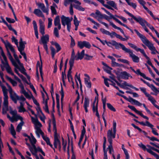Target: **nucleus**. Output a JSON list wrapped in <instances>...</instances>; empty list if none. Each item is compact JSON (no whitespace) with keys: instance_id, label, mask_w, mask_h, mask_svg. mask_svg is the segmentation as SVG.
Here are the masks:
<instances>
[{"instance_id":"nucleus-26","label":"nucleus","mask_w":159,"mask_h":159,"mask_svg":"<svg viewBox=\"0 0 159 159\" xmlns=\"http://www.w3.org/2000/svg\"><path fill=\"white\" fill-rule=\"evenodd\" d=\"M7 55L8 56V57L11 61L12 64L16 67L17 68L18 67L17 64L16 63V61L14 60L12 57L11 54L9 51H7Z\"/></svg>"},{"instance_id":"nucleus-61","label":"nucleus","mask_w":159,"mask_h":159,"mask_svg":"<svg viewBox=\"0 0 159 159\" xmlns=\"http://www.w3.org/2000/svg\"><path fill=\"white\" fill-rule=\"evenodd\" d=\"M74 24L75 26H79L80 22L78 20L77 18L75 15L74 16V19L73 20Z\"/></svg>"},{"instance_id":"nucleus-17","label":"nucleus","mask_w":159,"mask_h":159,"mask_svg":"<svg viewBox=\"0 0 159 159\" xmlns=\"http://www.w3.org/2000/svg\"><path fill=\"white\" fill-rule=\"evenodd\" d=\"M9 93L11 99L15 103H16L19 96L16 93L13 91L12 90L9 91Z\"/></svg>"},{"instance_id":"nucleus-18","label":"nucleus","mask_w":159,"mask_h":159,"mask_svg":"<svg viewBox=\"0 0 159 159\" xmlns=\"http://www.w3.org/2000/svg\"><path fill=\"white\" fill-rule=\"evenodd\" d=\"M130 68L137 75H139L143 77L145 79L147 80H149V78L148 77H147L145 74L141 72L139 69H138L136 71H135L132 67H130Z\"/></svg>"},{"instance_id":"nucleus-2","label":"nucleus","mask_w":159,"mask_h":159,"mask_svg":"<svg viewBox=\"0 0 159 159\" xmlns=\"http://www.w3.org/2000/svg\"><path fill=\"white\" fill-rule=\"evenodd\" d=\"M30 136H27V137L29 139L30 142L33 146L34 151H36V152H40L43 156H45V153L43 151L42 149L39 147H36L35 146V144L36 143L37 140L32 133H30Z\"/></svg>"},{"instance_id":"nucleus-40","label":"nucleus","mask_w":159,"mask_h":159,"mask_svg":"<svg viewBox=\"0 0 159 159\" xmlns=\"http://www.w3.org/2000/svg\"><path fill=\"white\" fill-rule=\"evenodd\" d=\"M3 92L4 97H8L7 95V90L5 86L3 85H2L1 86Z\"/></svg>"},{"instance_id":"nucleus-37","label":"nucleus","mask_w":159,"mask_h":159,"mask_svg":"<svg viewBox=\"0 0 159 159\" xmlns=\"http://www.w3.org/2000/svg\"><path fill=\"white\" fill-rule=\"evenodd\" d=\"M35 129V133L38 137L39 138L40 137V135H41L42 136V135H44V133L42 131L40 128Z\"/></svg>"},{"instance_id":"nucleus-28","label":"nucleus","mask_w":159,"mask_h":159,"mask_svg":"<svg viewBox=\"0 0 159 159\" xmlns=\"http://www.w3.org/2000/svg\"><path fill=\"white\" fill-rule=\"evenodd\" d=\"M5 45L7 51H9V49H10L12 52H14V51H15L12 45L8 41L5 43Z\"/></svg>"},{"instance_id":"nucleus-38","label":"nucleus","mask_w":159,"mask_h":159,"mask_svg":"<svg viewBox=\"0 0 159 159\" xmlns=\"http://www.w3.org/2000/svg\"><path fill=\"white\" fill-rule=\"evenodd\" d=\"M24 104H23L22 103H21V104H20V106L19 107H17L18 109V111L19 112H24L25 111H27L28 112L29 115H30V114L29 112H28L27 111L25 108L24 107Z\"/></svg>"},{"instance_id":"nucleus-24","label":"nucleus","mask_w":159,"mask_h":159,"mask_svg":"<svg viewBox=\"0 0 159 159\" xmlns=\"http://www.w3.org/2000/svg\"><path fill=\"white\" fill-rule=\"evenodd\" d=\"M127 100L128 101L130 102L132 104H134L137 106H140L142 105V104L139 102V101L133 99L130 97H129L127 99Z\"/></svg>"},{"instance_id":"nucleus-48","label":"nucleus","mask_w":159,"mask_h":159,"mask_svg":"<svg viewBox=\"0 0 159 159\" xmlns=\"http://www.w3.org/2000/svg\"><path fill=\"white\" fill-rule=\"evenodd\" d=\"M127 3L129 5L132 7L134 9H135L137 7L136 4V3H134L132 2L131 1V0H129Z\"/></svg>"},{"instance_id":"nucleus-27","label":"nucleus","mask_w":159,"mask_h":159,"mask_svg":"<svg viewBox=\"0 0 159 159\" xmlns=\"http://www.w3.org/2000/svg\"><path fill=\"white\" fill-rule=\"evenodd\" d=\"M95 14L96 15L95 18L100 22L102 21L101 19L103 18V15L98 10H96Z\"/></svg>"},{"instance_id":"nucleus-30","label":"nucleus","mask_w":159,"mask_h":159,"mask_svg":"<svg viewBox=\"0 0 159 159\" xmlns=\"http://www.w3.org/2000/svg\"><path fill=\"white\" fill-rule=\"evenodd\" d=\"M57 7V6L54 3H53L52 4V5L50 7L51 10L52 15H56L57 14V12L56 9V8Z\"/></svg>"},{"instance_id":"nucleus-3","label":"nucleus","mask_w":159,"mask_h":159,"mask_svg":"<svg viewBox=\"0 0 159 159\" xmlns=\"http://www.w3.org/2000/svg\"><path fill=\"white\" fill-rule=\"evenodd\" d=\"M116 122L115 121H113V133H112V129L109 130L107 133V137L108 140L110 144L112 143V139L116 137Z\"/></svg>"},{"instance_id":"nucleus-12","label":"nucleus","mask_w":159,"mask_h":159,"mask_svg":"<svg viewBox=\"0 0 159 159\" xmlns=\"http://www.w3.org/2000/svg\"><path fill=\"white\" fill-rule=\"evenodd\" d=\"M30 116L31 117L32 123L34 125L35 129L40 128L42 127V125L39 121L37 118L31 116L30 114Z\"/></svg>"},{"instance_id":"nucleus-31","label":"nucleus","mask_w":159,"mask_h":159,"mask_svg":"<svg viewBox=\"0 0 159 159\" xmlns=\"http://www.w3.org/2000/svg\"><path fill=\"white\" fill-rule=\"evenodd\" d=\"M107 5L110 7L111 6V7H113L116 10H118L117 4L114 1L111 0L108 1L107 2Z\"/></svg>"},{"instance_id":"nucleus-45","label":"nucleus","mask_w":159,"mask_h":159,"mask_svg":"<svg viewBox=\"0 0 159 159\" xmlns=\"http://www.w3.org/2000/svg\"><path fill=\"white\" fill-rule=\"evenodd\" d=\"M98 1L100 2L104 7L110 10H113V9L111 7L109 6V5L105 4V1L103 0H97Z\"/></svg>"},{"instance_id":"nucleus-57","label":"nucleus","mask_w":159,"mask_h":159,"mask_svg":"<svg viewBox=\"0 0 159 159\" xmlns=\"http://www.w3.org/2000/svg\"><path fill=\"white\" fill-rule=\"evenodd\" d=\"M10 113L14 117L17 114V111L16 110H12L11 107H9Z\"/></svg>"},{"instance_id":"nucleus-64","label":"nucleus","mask_w":159,"mask_h":159,"mask_svg":"<svg viewBox=\"0 0 159 159\" xmlns=\"http://www.w3.org/2000/svg\"><path fill=\"white\" fill-rule=\"evenodd\" d=\"M14 117L15 118L16 121H17V120H21V122H23V118L19 114L18 115L17 114Z\"/></svg>"},{"instance_id":"nucleus-6","label":"nucleus","mask_w":159,"mask_h":159,"mask_svg":"<svg viewBox=\"0 0 159 159\" xmlns=\"http://www.w3.org/2000/svg\"><path fill=\"white\" fill-rule=\"evenodd\" d=\"M54 131V145L55 148H57L58 146L59 149L60 150H61V146L60 141L58 139V136L57 132V129L53 130Z\"/></svg>"},{"instance_id":"nucleus-62","label":"nucleus","mask_w":159,"mask_h":159,"mask_svg":"<svg viewBox=\"0 0 159 159\" xmlns=\"http://www.w3.org/2000/svg\"><path fill=\"white\" fill-rule=\"evenodd\" d=\"M29 149L30 152H31L32 154L34 155L36 158V159H40L38 156L37 155V152H36V151H35V152H34L33 151V149L32 148L30 147L29 148Z\"/></svg>"},{"instance_id":"nucleus-7","label":"nucleus","mask_w":159,"mask_h":159,"mask_svg":"<svg viewBox=\"0 0 159 159\" xmlns=\"http://www.w3.org/2000/svg\"><path fill=\"white\" fill-rule=\"evenodd\" d=\"M137 22H139L143 27V28L147 32H148V30L146 27V25H148L147 22L143 20L140 16H138L134 19Z\"/></svg>"},{"instance_id":"nucleus-32","label":"nucleus","mask_w":159,"mask_h":159,"mask_svg":"<svg viewBox=\"0 0 159 159\" xmlns=\"http://www.w3.org/2000/svg\"><path fill=\"white\" fill-rule=\"evenodd\" d=\"M52 45L55 46L56 48V52H59L61 49V48L60 45L57 42L55 41H51L50 42Z\"/></svg>"},{"instance_id":"nucleus-51","label":"nucleus","mask_w":159,"mask_h":159,"mask_svg":"<svg viewBox=\"0 0 159 159\" xmlns=\"http://www.w3.org/2000/svg\"><path fill=\"white\" fill-rule=\"evenodd\" d=\"M24 122H21L18 124L17 126L16 129V130L18 132H20L22 129V126L24 125Z\"/></svg>"},{"instance_id":"nucleus-43","label":"nucleus","mask_w":159,"mask_h":159,"mask_svg":"<svg viewBox=\"0 0 159 159\" xmlns=\"http://www.w3.org/2000/svg\"><path fill=\"white\" fill-rule=\"evenodd\" d=\"M24 95L26 98L29 100L32 98V96H34L30 91H29V93L26 92Z\"/></svg>"},{"instance_id":"nucleus-53","label":"nucleus","mask_w":159,"mask_h":159,"mask_svg":"<svg viewBox=\"0 0 159 159\" xmlns=\"http://www.w3.org/2000/svg\"><path fill=\"white\" fill-rule=\"evenodd\" d=\"M138 145L144 151H147L148 152H149V149L146 148V147L142 143H140L138 144Z\"/></svg>"},{"instance_id":"nucleus-14","label":"nucleus","mask_w":159,"mask_h":159,"mask_svg":"<svg viewBox=\"0 0 159 159\" xmlns=\"http://www.w3.org/2000/svg\"><path fill=\"white\" fill-rule=\"evenodd\" d=\"M113 44V46H115V48L117 49H119L121 48L123 50L126 52H128L129 50V49L126 48L124 45L120 43H118L115 41L114 43Z\"/></svg>"},{"instance_id":"nucleus-5","label":"nucleus","mask_w":159,"mask_h":159,"mask_svg":"<svg viewBox=\"0 0 159 159\" xmlns=\"http://www.w3.org/2000/svg\"><path fill=\"white\" fill-rule=\"evenodd\" d=\"M116 74L118 80L120 79L128 80L129 77L132 78V76L129 74L125 71L120 72L118 71L116 72Z\"/></svg>"},{"instance_id":"nucleus-35","label":"nucleus","mask_w":159,"mask_h":159,"mask_svg":"<svg viewBox=\"0 0 159 159\" xmlns=\"http://www.w3.org/2000/svg\"><path fill=\"white\" fill-rule=\"evenodd\" d=\"M49 36L48 34L43 36L41 38V43H47L49 41Z\"/></svg>"},{"instance_id":"nucleus-21","label":"nucleus","mask_w":159,"mask_h":159,"mask_svg":"<svg viewBox=\"0 0 159 159\" xmlns=\"http://www.w3.org/2000/svg\"><path fill=\"white\" fill-rule=\"evenodd\" d=\"M60 20L59 16H57L54 20V25L56 26H57L59 30L61 29V25L60 23Z\"/></svg>"},{"instance_id":"nucleus-29","label":"nucleus","mask_w":159,"mask_h":159,"mask_svg":"<svg viewBox=\"0 0 159 159\" xmlns=\"http://www.w3.org/2000/svg\"><path fill=\"white\" fill-rule=\"evenodd\" d=\"M85 51L84 50H83L80 53L79 52H78L77 56L75 57V60H78L79 59L81 60L83 59Z\"/></svg>"},{"instance_id":"nucleus-23","label":"nucleus","mask_w":159,"mask_h":159,"mask_svg":"<svg viewBox=\"0 0 159 159\" xmlns=\"http://www.w3.org/2000/svg\"><path fill=\"white\" fill-rule=\"evenodd\" d=\"M39 32L42 35H43L45 34V28L44 22L42 20L40 19L39 20Z\"/></svg>"},{"instance_id":"nucleus-19","label":"nucleus","mask_w":159,"mask_h":159,"mask_svg":"<svg viewBox=\"0 0 159 159\" xmlns=\"http://www.w3.org/2000/svg\"><path fill=\"white\" fill-rule=\"evenodd\" d=\"M129 55L130 57L132 58L133 61L135 62H138L139 61V58L137 56L134 54L130 49H129L128 52H127Z\"/></svg>"},{"instance_id":"nucleus-58","label":"nucleus","mask_w":159,"mask_h":159,"mask_svg":"<svg viewBox=\"0 0 159 159\" xmlns=\"http://www.w3.org/2000/svg\"><path fill=\"white\" fill-rule=\"evenodd\" d=\"M71 70L69 69L68 71V72L67 76L68 81L69 82H70V81H72V77L71 75Z\"/></svg>"},{"instance_id":"nucleus-20","label":"nucleus","mask_w":159,"mask_h":159,"mask_svg":"<svg viewBox=\"0 0 159 159\" xmlns=\"http://www.w3.org/2000/svg\"><path fill=\"white\" fill-rule=\"evenodd\" d=\"M95 101L93 102V111L94 113H95L96 116L98 118H100V116L98 111V102H97L95 105Z\"/></svg>"},{"instance_id":"nucleus-1","label":"nucleus","mask_w":159,"mask_h":159,"mask_svg":"<svg viewBox=\"0 0 159 159\" xmlns=\"http://www.w3.org/2000/svg\"><path fill=\"white\" fill-rule=\"evenodd\" d=\"M0 52L1 55L3 59V60L2 59L1 60L2 64L0 65V66L2 70H4L5 68L7 72L14 76V79L17 80L19 78L14 75L13 72H12L11 67L8 64L7 57L4 53L2 48L1 46H0Z\"/></svg>"},{"instance_id":"nucleus-36","label":"nucleus","mask_w":159,"mask_h":159,"mask_svg":"<svg viewBox=\"0 0 159 159\" xmlns=\"http://www.w3.org/2000/svg\"><path fill=\"white\" fill-rule=\"evenodd\" d=\"M101 9L104 10L107 14L110 16V17L111 18H113L114 20H115L116 22L117 21V20H118V19L115 17V16H113L112 14H111L110 12L106 10L104 8L102 7Z\"/></svg>"},{"instance_id":"nucleus-33","label":"nucleus","mask_w":159,"mask_h":159,"mask_svg":"<svg viewBox=\"0 0 159 159\" xmlns=\"http://www.w3.org/2000/svg\"><path fill=\"white\" fill-rule=\"evenodd\" d=\"M17 68H18L19 71L22 74H24L25 75L27 78L29 80H30V76L27 75V73L26 72V70L24 68V66H22L21 67H17Z\"/></svg>"},{"instance_id":"nucleus-25","label":"nucleus","mask_w":159,"mask_h":159,"mask_svg":"<svg viewBox=\"0 0 159 159\" xmlns=\"http://www.w3.org/2000/svg\"><path fill=\"white\" fill-rule=\"evenodd\" d=\"M12 52L13 53V56L15 60V61H16V63L17 64L18 67H21L23 66V64L20 62V60L19 59L17 56L16 53L15 51H14V52Z\"/></svg>"},{"instance_id":"nucleus-52","label":"nucleus","mask_w":159,"mask_h":159,"mask_svg":"<svg viewBox=\"0 0 159 159\" xmlns=\"http://www.w3.org/2000/svg\"><path fill=\"white\" fill-rule=\"evenodd\" d=\"M75 58H71L69 61L70 68L69 69L72 70V67L73 66L74 60Z\"/></svg>"},{"instance_id":"nucleus-16","label":"nucleus","mask_w":159,"mask_h":159,"mask_svg":"<svg viewBox=\"0 0 159 159\" xmlns=\"http://www.w3.org/2000/svg\"><path fill=\"white\" fill-rule=\"evenodd\" d=\"M73 2L75 3V4L74 5L73 3H72L73 6H74L75 9L81 11H84L85 10V9L80 6L81 3L78 1L74 0Z\"/></svg>"},{"instance_id":"nucleus-50","label":"nucleus","mask_w":159,"mask_h":159,"mask_svg":"<svg viewBox=\"0 0 159 159\" xmlns=\"http://www.w3.org/2000/svg\"><path fill=\"white\" fill-rule=\"evenodd\" d=\"M25 98L22 95L20 97L18 96V100L19 101L20 104H21V103L23 104H24V102L25 101Z\"/></svg>"},{"instance_id":"nucleus-42","label":"nucleus","mask_w":159,"mask_h":159,"mask_svg":"<svg viewBox=\"0 0 159 159\" xmlns=\"http://www.w3.org/2000/svg\"><path fill=\"white\" fill-rule=\"evenodd\" d=\"M6 78L10 82L13 86H16L17 84L16 81L7 76H6Z\"/></svg>"},{"instance_id":"nucleus-59","label":"nucleus","mask_w":159,"mask_h":159,"mask_svg":"<svg viewBox=\"0 0 159 159\" xmlns=\"http://www.w3.org/2000/svg\"><path fill=\"white\" fill-rule=\"evenodd\" d=\"M66 78V76L65 73V71L64 72H62V81L63 84L64 86H66L65 80Z\"/></svg>"},{"instance_id":"nucleus-11","label":"nucleus","mask_w":159,"mask_h":159,"mask_svg":"<svg viewBox=\"0 0 159 159\" xmlns=\"http://www.w3.org/2000/svg\"><path fill=\"white\" fill-rule=\"evenodd\" d=\"M8 97H4V101L3 105L2 112L3 114H5L7 111L9 109L8 107Z\"/></svg>"},{"instance_id":"nucleus-63","label":"nucleus","mask_w":159,"mask_h":159,"mask_svg":"<svg viewBox=\"0 0 159 159\" xmlns=\"http://www.w3.org/2000/svg\"><path fill=\"white\" fill-rule=\"evenodd\" d=\"M58 30V28L57 27H55L54 28L53 33L55 36L57 37H59Z\"/></svg>"},{"instance_id":"nucleus-15","label":"nucleus","mask_w":159,"mask_h":159,"mask_svg":"<svg viewBox=\"0 0 159 159\" xmlns=\"http://www.w3.org/2000/svg\"><path fill=\"white\" fill-rule=\"evenodd\" d=\"M19 43V46H18H18H17V47L18 48V50L20 52H22L24 50L25 47V44H26V42L25 41H23L22 39L20 38Z\"/></svg>"},{"instance_id":"nucleus-60","label":"nucleus","mask_w":159,"mask_h":159,"mask_svg":"<svg viewBox=\"0 0 159 159\" xmlns=\"http://www.w3.org/2000/svg\"><path fill=\"white\" fill-rule=\"evenodd\" d=\"M89 100L88 99L85 98L84 100V107H88L89 106Z\"/></svg>"},{"instance_id":"nucleus-56","label":"nucleus","mask_w":159,"mask_h":159,"mask_svg":"<svg viewBox=\"0 0 159 159\" xmlns=\"http://www.w3.org/2000/svg\"><path fill=\"white\" fill-rule=\"evenodd\" d=\"M150 101L151 102L153 105L156 107L157 105L156 104L157 101L152 96H150Z\"/></svg>"},{"instance_id":"nucleus-22","label":"nucleus","mask_w":159,"mask_h":159,"mask_svg":"<svg viewBox=\"0 0 159 159\" xmlns=\"http://www.w3.org/2000/svg\"><path fill=\"white\" fill-rule=\"evenodd\" d=\"M34 13L38 17L43 18V20H45V17L42 11L39 9H35L34 11Z\"/></svg>"},{"instance_id":"nucleus-54","label":"nucleus","mask_w":159,"mask_h":159,"mask_svg":"<svg viewBox=\"0 0 159 159\" xmlns=\"http://www.w3.org/2000/svg\"><path fill=\"white\" fill-rule=\"evenodd\" d=\"M51 116L52 118V123L53 125V130H56V129H57L56 127V121L54 117V114L52 113L51 114Z\"/></svg>"},{"instance_id":"nucleus-44","label":"nucleus","mask_w":159,"mask_h":159,"mask_svg":"<svg viewBox=\"0 0 159 159\" xmlns=\"http://www.w3.org/2000/svg\"><path fill=\"white\" fill-rule=\"evenodd\" d=\"M24 95L26 98L29 100L32 98V96H34L30 91H29V93L26 92Z\"/></svg>"},{"instance_id":"nucleus-13","label":"nucleus","mask_w":159,"mask_h":159,"mask_svg":"<svg viewBox=\"0 0 159 159\" xmlns=\"http://www.w3.org/2000/svg\"><path fill=\"white\" fill-rule=\"evenodd\" d=\"M78 46L81 49L83 48L84 47L90 48L91 47V45L90 43L86 41L78 42Z\"/></svg>"},{"instance_id":"nucleus-4","label":"nucleus","mask_w":159,"mask_h":159,"mask_svg":"<svg viewBox=\"0 0 159 159\" xmlns=\"http://www.w3.org/2000/svg\"><path fill=\"white\" fill-rule=\"evenodd\" d=\"M61 18L62 25L65 27L66 25L67 30L69 32H70L71 27V21L72 20V18L70 19L68 17L62 15Z\"/></svg>"},{"instance_id":"nucleus-34","label":"nucleus","mask_w":159,"mask_h":159,"mask_svg":"<svg viewBox=\"0 0 159 159\" xmlns=\"http://www.w3.org/2000/svg\"><path fill=\"white\" fill-rule=\"evenodd\" d=\"M150 50L151 51V53L152 54H155L156 53H159L156 50L155 48L153 46V44L150 42Z\"/></svg>"},{"instance_id":"nucleus-47","label":"nucleus","mask_w":159,"mask_h":159,"mask_svg":"<svg viewBox=\"0 0 159 159\" xmlns=\"http://www.w3.org/2000/svg\"><path fill=\"white\" fill-rule=\"evenodd\" d=\"M103 68L104 70L107 73L109 74H111V70H112L111 67L107 66V67H104Z\"/></svg>"},{"instance_id":"nucleus-46","label":"nucleus","mask_w":159,"mask_h":159,"mask_svg":"<svg viewBox=\"0 0 159 159\" xmlns=\"http://www.w3.org/2000/svg\"><path fill=\"white\" fill-rule=\"evenodd\" d=\"M10 130L11 133L12 135H13V137L15 138L16 133L14 129V126H13L12 124H11V128Z\"/></svg>"},{"instance_id":"nucleus-39","label":"nucleus","mask_w":159,"mask_h":159,"mask_svg":"<svg viewBox=\"0 0 159 159\" xmlns=\"http://www.w3.org/2000/svg\"><path fill=\"white\" fill-rule=\"evenodd\" d=\"M110 25L114 28L119 30L123 35H124L125 33L123 30L120 28L116 26L112 22L110 21Z\"/></svg>"},{"instance_id":"nucleus-10","label":"nucleus","mask_w":159,"mask_h":159,"mask_svg":"<svg viewBox=\"0 0 159 159\" xmlns=\"http://www.w3.org/2000/svg\"><path fill=\"white\" fill-rule=\"evenodd\" d=\"M36 5L41 9L43 12L46 13L47 15L49 14V6L46 7L44 3L41 2H36Z\"/></svg>"},{"instance_id":"nucleus-55","label":"nucleus","mask_w":159,"mask_h":159,"mask_svg":"<svg viewBox=\"0 0 159 159\" xmlns=\"http://www.w3.org/2000/svg\"><path fill=\"white\" fill-rule=\"evenodd\" d=\"M50 48L51 51L52 57L53 58L54 57L55 54L57 52L56 50H55V49L52 46H50Z\"/></svg>"},{"instance_id":"nucleus-9","label":"nucleus","mask_w":159,"mask_h":159,"mask_svg":"<svg viewBox=\"0 0 159 159\" xmlns=\"http://www.w3.org/2000/svg\"><path fill=\"white\" fill-rule=\"evenodd\" d=\"M137 35L140 38L142 42L149 48V42L147 39L146 37L140 34L137 30L136 29L134 30Z\"/></svg>"},{"instance_id":"nucleus-49","label":"nucleus","mask_w":159,"mask_h":159,"mask_svg":"<svg viewBox=\"0 0 159 159\" xmlns=\"http://www.w3.org/2000/svg\"><path fill=\"white\" fill-rule=\"evenodd\" d=\"M38 108L40 112L42 115V116H39V118L41 121L44 123L45 122V120L46 119L45 116L43 114L42 111H41L39 107H38Z\"/></svg>"},{"instance_id":"nucleus-41","label":"nucleus","mask_w":159,"mask_h":159,"mask_svg":"<svg viewBox=\"0 0 159 159\" xmlns=\"http://www.w3.org/2000/svg\"><path fill=\"white\" fill-rule=\"evenodd\" d=\"M127 87H131V84L128 83L125 81H124L122 83V85L121 86V88L125 89H128Z\"/></svg>"},{"instance_id":"nucleus-8","label":"nucleus","mask_w":159,"mask_h":159,"mask_svg":"<svg viewBox=\"0 0 159 159\" xmlns=\"http://www.w3.org/2000/svg\"><path fill=\"white\" fill-rule=\"evenodd\" d=\"M42 97L43 99V103L44 105L43 108L46 112L48 113H49L48 105V101L49 99L48 97L47 94L46 96H45L43 94H42Z\"/></svg>"}]
</instances>
